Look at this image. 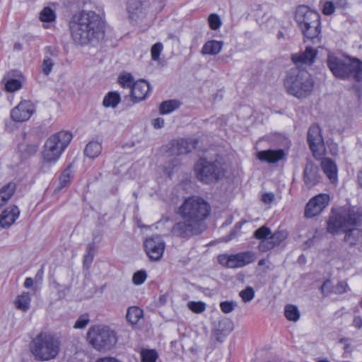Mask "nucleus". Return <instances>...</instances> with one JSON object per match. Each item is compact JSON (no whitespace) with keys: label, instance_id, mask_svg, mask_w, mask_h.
<instances>
[{"label":"nucleus","instance_id":"nucleus-41","mask_svg":"<svg viewBox=\"0 0 362 362\" xmlns=\"http://www.w3.org/2000/svg\"><path fill=\"white\" fill-rule=\"evenodd\" d=\"M40 19L42 22H52L55 19V13L49 7H45L40 13Z\"/></svg>","mask_w":362,"mask_h":362},{"label":"nucleus","instance_id":"nucleus-48","mask_svg":"<svg viewBox=\"0 0 362 362\" xmlns=\"http://www.w3.org/2000/svg\"><path fill=\"white\" fill-rule=\"evenodd\" d=\"M54 66V62L52 59L49 57H45L43 59L42 64V72L45 75L48 76Z\"/></svg>","mask_w":362,"mask_h":362},{"label":"nucleus","instance_id":"nucleus-33","mask_svg":"<svg viewBox=\"0 0 362 362\" xmlns=\"http://www.w3.org/2000/svg\"><path fill=\"white\" fill-rule=\"evenodd\" d=\"M121 98L116 91L109 92L103 98V105L106 107L115 108L120 103Z\"/></svg>","mask_w":362,"mask_h":362},{"label":"nucleus","instance_id":"nucleus-10","mask_svg":"<svg viewBox=\"0 0 362 362\" xmlns=\"http://www.w3.org/2000/svg\"><path fill=\"white\" fill-rule=\"evenodd\" d=\"M202 232V226L188 219H183L176 222L170 230L173 237L185 240H187L193 236L199 235Z\"/></svg>","mask_w":362,"mask_h":362},{"label":"nucleus","instance_id":"nucleus-50","mask_svg":"<svg viewBox=\"0 0 362 362\" xmlns=\"http://www.w3.org/2000/svg\"><path fill=\"white\" fill-rule=\"evenodd\" d=\"M237 306V303L235 301H223L220 303V308L223 313L228 314L233 311Z\"/></svg>","mask_w":362,"mask_h":362},{"label":"nucleus","instance_id":"nucleus-38","mask_svg":"<svg viewBox=\"0 0 362 362\" xmlns=\"http://www.w3.org/2000/svg\"><path fill=\"white\" fill-rule=\"evenodd\" d=\"M141 362H156L158 354L155 349H144L141 352Z\"/></svg>","mask_w":362,"mask_h":362},{"label":"nucleus","instance_id":"nucleus-55","mask_svg":"<svg viewBox=\"0 0 362 362\" xmlns=\"http://www.w3.org/2000/svg\"><path fill=\"white\" fill-rule=\"evenodd\" d=\"M274 199L273 193H264L262 196V201L265 204H270Z\"/></svg>","mask_w":362,"mask_h":362},{"label":"nucleus","instance_id":"nucleus-7","mask_svg":"<svg viewBox=\"0 0 362 362\" xmlns=\"http://www.w3.org/2000/svg\"><path fill=\"white\" fill-rule=\"evenodd\" d=\"M72 139V134L69 131H60L51 135L43 146V161L49 165L55 164Z\"/></svg>","mask_w":362,"mask_h":362},{"label":"nucleus","instance_id":"nucleus-29","mask_svg":"<svg viewBox=\"0 0 362 362\" xmlns=\"http://www.w3.org/2000/svg\"><path fill=\"white\" fill-rule=\"evenodd\" d=\"M127 9L129 18L134 22L136 23L139 19L144 17V13L140 2H136L134 5L129 4Z\"/></svg>","mask_w":362,"mask_h":362},{"label":"nucleus","instance_id":"nucleus-20","mask_svg":"<svg viewBox=\"0 0 362 362\" xmlns=\"http://www.w3.org/2000/svg\"><path fill=\"white\" fill-rule=\"evenodd\" d=\"M284 157L285 153L282 149L259 151L256 153V158L258 160L267 163H276L283 160Z\"/></svg>","mask_w":362,"mask_h":362},{"label":"nucleus","instance_id":"nucleus-28","mask_svg":"<svg viewBox=\"0 0 362 362\" xmlns=\"http://www.w3.org/2000/svg\"><path fill=\"white\" fill-rule=\"evenodd\" d=\"M30 293L28 292H23L16 297L14 304L18 310L26 312L30 308Z\"/></svg>","mask_w":362,"mask_h":362},{"label":"nucleus","instance_id":"nucleus-61","mask_svg":"<svg viewBox=\"0 0 362 362\" xmlns=\"http://www.w3.org/2000/svg\"><path fill=\"white\" fill-rule=\"evenodd\" d=\"M243 223V222L237 223L235 225L234 229L231 231V235L235 234L238 231H239L241 229Z\"/></svg>","mask_w":362,"mask_h":362},{"label":"nucleus","instance_id":"nucleus-21","mask_svg":"<svg viewBox=\"0 0 362 362\" xmlns=\"http://www.w3.org/2000/svg\"><path fill=\"white\" fill-rule=\"evenodd\" d=\"M197 144L198 141L197 139H178L173 143L171 152L173 154L175 155L186 154L195 148Z\"/></svg>","mask_w":362,"mask_h":362},{"label":"nucleus","instance_id":"nucleus-12","mask_svg":"<svg viewBox=\"0 0 362 362\" xmlns=\"http://www.w3.org/2000/svg\"><path fill=\"white\" fill-rule=\"evenodd\" d=\"M307 141L313 156L317 159L321 158L325 147L319 125L313 124L310 127L308 131Z\"/></svg>","mask_w":362,"mask_h":362},{"label":"nucleus","instance_id":"nucleus-49","mask_svg":"<svg viewBox=\"0 0 362 362\" xmlns=\"http://www.w3.org/2000/svg\"><path fill=\"white\" fill-rule=\"evenodd\" d=\"M21 83L18 79H10L5 84V88L8 92H14L20 89Z\"/></svg>","mask_w":362,"mask_h":362},{"label":"nucleus","instance_id":"nucleus-51","mask_svg":"<svg viewBox=\"0 0 362 362\" xmlns=\"http://www.w3.org/2000/svg\"><path fill=\"white\" fill-rule=\"evenodd\" d=\"M163 46L162 43L157 42L154 44L151 49V59L153 61H158L160 58V54L161 51L163 50Z\"/></svg>","mask_w":362,"mask_h":362},{"label":"nucleus","instance_id":"nucleus-25","mask_svg":"<svg viewBox=\"0 0 362 362\" xmlns=\"http://www.w3.org/2000/svg\"><path fill=\"white\" fill-rule=\"evenodd\" d=\"M322 169L332 182H334L337 177V168L335 163L330 158H325L321 162Z\"/></svg>","mask_w":362,"mask_h":362},{"label":"nucleus","instance_id":"nucleus-13","mask_svg":"<svg viewBox=\"0 0 362 362\" xmlns=\"http://www.w3.org/2000/svg\"><path fill=\"white\" fill-rule=\"evenodd\" d=\"M330 197L327 194H320L313 197L305 206V216L313 218L320 214L328 206Z\"/></svg>","mask_w":362,"mask_h":362},{"label":"nucleus","instance_id":"nucleus-52","mask_svg":"<svg viewBox=\"0 0 362 362\" xmlns=\"http://www.w3.org/2000/svg\"><path fill=\"white\" fill-rule=\"evenodd\" d=\"M349 286L346 281H341L337 283L334 287L333 293L335 294H342L347 291Z\"/></svg>","mask_w":362,"mask_h":362},{"label":"nucleus","instance_id":"nucleus-36","mask_svg":"<svg viewBox=\"0 0 362 362\" xmlns=\"http://www.w3.org/2000/svg\"><path fill=\"white\" fill-rule=\"evenodd\" d=\"M284 315L289 321L296 322L300 318V312L293 305H286L284 308Z\"/></svg>","mask_w":362,"mask_h":362},{"label":"nucleus","instance_id":"nucleus-26","mask_svg":"<svg viewBox=\"0 0 362 362\" xmlns=\"http://www.w3.org/2000/svg\"><path fill=\"white\" fill-rule=\"evenodd\" d=\"M233 329L231 322L223 321L218 323V327L214 332L216 341L222 342Z\"/></svg>","mask_w":362,"mask_h":362},{"label":"nucleus","instance_id":"nucleus-32","mask_svg":"<svg viewBox=\"0 0 362 362\" xmlns=\"http://www.w3.org/2000/svg\"><path fill=\"white\" fill-rule=\"evenodd\" d=\"M101 151L102 145L100 143L90 141L86 145L84 149V154L90 158H95L100 154Z\"/></svg>","mask_w":362,"mask_h":362},{"label":"nucleus","instance_id":"nucleus-14","mask_svg":"<svg viewBox=\"0 0 362 362\" xmlns=\"http://www.w3.org/2000/svg\"><path fill=\"white\" fill-rule=\"evenodd\" d=\"M145 251L152 260H159L165 250V243L159 235L153 236L146 240L144 243Z\"/></svg>","mask_w":362,"mask_h":362},{"label":"nucleus","instance_id":"nucleus-57","mask_svg":"<svg viewBox=\"0 0 362 362\" xmlns=\"http://www.w3.org/2000/svg\"><path fill=\"white\" fill-rule=\"evenodd\" d=\"M353 325L357 329H361L362 327V318L359 316H355L353 320Z\"/></svg>","mask_w":362,"mask_h":362},{"label":"nucleus","instance_id":"nucleus-46","mask_svg":"<svg viewBox=\"0 0 362 362\" xmlns=\"http://www.w3.org/2000/svg\"><path fill=\"white\" fill-rule=\"evenodd\" d=\"M240 296L245 303L250 302L255 297L254 289L252 287L248 286L245 289L240 291Z\"/></svg>","mask_w":362,"mask_h":362},{"label":"nucleus","instance_id":"nucleus-9","mask_svg":"<svg viewBox=\"0 0 362 362\" xmlns=\"http://www.w3.org/2000/svg\"><path fill=\"white\" fill-rule=\"evenodd\" d=\"M197 179L206 184L216 182L224 176L223 165L218 160L214 161L201 158L194 165Z\"/></svg>","mask_w":362,"mask_h":362},{"label":"nucleus","instance_id":"nucleus-37","mask_svg":"<svg viewBox=\"0 0 362 362\" xmlns=\"http://www.w3.org/2000/svg\"><path fill=\"white\" fill-rule=\"evenodd\" d=\"M179 107V103L175 100L163 102L160 105V114H168Z\"/></svg>","mask_w":362,"mask_h":362},{"label":"nucleus","instance_id":"nucleus-58","mask_svg":"<svg viewBox=\"0 0 362 362\" xmlns=\"http://www.w3.org/2000/svg\"><path fill=\"white\" fill-rule=\"evenodd\" d=\"M335 8H344L346 4V0H331Z\"/></svg>","mask_w":362,"mask_h":362},{"label":"nucleus","instance_id":"nucleus-64","mask_svg":"<svg viewBox=\"0 0 362 362\" xmlns=\"http://www.w3.org/2000/svg\"><path fill=\"white\" fill-rule=\"evenodd\" d=\"M265 264V260L264 259H262L259 261L258 264L259 266H263Z\"/></svg>","mask_w":362,"mask_h":362},{"label":"nucleus","instance_id":"nucleus-54","mask_svg":"<svg viewBox=\"0 0 362 362\" xmlns=\"http://www.w3.org/2000/svg\"><path fill=\"white\" fill-rule=\"evenodd\" d=\"M335 9L336 8L332 2L331 1H327L325 2L323 5L322 13L326 16H329L334 12Z\"/></svg>","mask_w":362,"mask_h":362},{"label":"nucleus","instance_id":"nucleus-3","mask_svg":"<svg viewBox=\"0 0 362 362\" xmlns=\"http://www.w3.org/2000/svg\"><path fill=\"white\" fill-rule=\"evenodd\" d=\"M327 64L336 78L343 80L353 78L358 82L362 81V62L358 59L329 54Z\"/></svg>","mask_w":362,"mask_h":362},{"label":"nucleus","instance_id":"nucleus-19","mask_svg":"<svg viewBox=\"0 0 362 362\" xmlns=\"http://www.w3.org/2000/svg\"><path fill=\"white\" fill-rule=\"evenodd\" d=\"M150 90V85L147 81L139 80L134 82L131 90L132 100L136 103L146 99Z\"/></svg>","mask_w":362,"mask_h":362},{"label":"nucleus","instance_id":"nucleus-44","mask_svg":"<svg viewBox=\"0 0 362 362\" xmlns=\"http://www.w3.org/2000/svg\"><path fill=\"white\" fill-rule=\"evenodd\" d=\"M147 278V274L144 270H139L135 272L132 276V282L135 285H141L144 283Z\"/></svg>","mask_w":362,"mask_h":362},{"label":"nucleus","instance_id":"nucleus-16","mask_svg":"<svg viewBox=\"0 0 362 362\" xmlns=\"http://www.w3.org/2000/svg\"><path fill=\"white\" fill-rule=\"evenodd\" d=\"M33 111L34 108L32 103L24 100L11 110V117L15 122H23L32 116Z\"/></svg>","mask_w":362,"mask_h":362},{"label":"nucleus","instance_id":"nucleus-8","mask_svg":"<svg viewBox=\"0 0 362 362\" xmlns=\"http://www.w3.org/2000/svg\"><path fill=\"white\" fill-rule=\"evenodd\" d=\"M86 336L89 344L99 351L110 350L117 341L116 333L108 326L103 325L90 327Z\"/></svg>","mask_w":362,"mask_h":362},{"label":"nucleus","instance_id":"nucleus-1","mask_svg":"<svg viewBox=\"0 0 362 362\" xmlns=\"http://www.w3.org/2000/svg\"><path fill=\"white\" fill-rule=\"evenodd\" d=\"M73 40L81 45L98 42L105 36L101 19L94 11L75 13L69 22Z\"/></svg>","mask_w":362,"mask_h":362},{"label":"nucleus","instance_id":"nucleus-43","mask_svg":"<svg viewBox=\"0 0 362 362\" xmlns=\"http://www.w3.org/2000/svg\"><path fill=\"white\" fill-rule=\"evenodd\" d=\"M187 306L190 310L195 313H202L206 309V304L202 301H189Z\"/></svg>","mask_w":362,"mask_h":362},{"label":"nucleus","instance_id":"nucleus-34","mask_svg":"<svg viewBox=\"0 0 362 362\" xmlns=\"http://www.w3.org/2000/svg\"><path fill=\"white\" fill-rule=\"evenodd\" d=\"M143 316V310L137 306H132L128 308L126 318L132 325H135Z\"/></svg>","mask_w":362,"mask_h":362},{"label":"nucleus","instance_id":"nucleus-63","mask_svg":"<svg viewBox=\"0 0 362 362\" xmlns=\"http://www.w3.org/2000/svg\"><path fill=\"white\" fill-rule=\"evenodd\" d=\"M358 179L359 185L362 186V171L358 173Z\"/></svg>","mask_w":362,"mask_h":362},{"label":"nucleus","instance_id":"nucleus-4","mask_svg":"<svg viewBox=\"0 0 362 362\" xmlns=\"http://www.w3.org/2000/svg\"><path fill=\"white\" fill-rule=\"evenodd\" d=\"M29 348L36 361H48L59 354L60 341L49 334L40 332L30 342Z\"/></svg>","mask_w":362,"mask_h":362},{"label":"nucleus","instance_id":"nucleus-59","mask_svg":"<svg viewBox=\"0 0 362 362\" xmlns=\"http://www.w3.org/2000/svg\"><path fill=\"white\" fill-rule=\"evenodd\" d=\"M329 148L330 153L332 156H337L338 154L339 149H338L337 144H336L334 143L330 144L329 145Z\"/></svg>","mask_w":362,"mask_h":362},{"label":"nucleus","instance_id":"nucleus-18","mask_svg":"<svg viewBox=\"0 0 362 362\" xmlns=\"http://www.w3.org/2000/svg\"><path fill=\"white\" fill-rule=\"evenodd\" d=\"M319 168L308 160L303 171V181L307 187L311 188L320 181Z\"/></svg>","mask_w":362,"mask_h":362},{"label":"nucleus","instance_id":"nucleus-5","mask_svg":"<svg viewBox=\"0 0 362 362\" xmlns=\"http://www.w3.org/2000/svg\"><path fill=\"white\" fill-rule=\"evenodd\" d=\"M362 223V209L356 206H347L339 209L329 218L327 231L338 234L344 228L357 226Z\"/></svg>","mask_w":362,"mask_h":362},{"label":"nucleus","instance_id":"nucleus-45","mask_svg":"<svg viewBox=\"0 0 362 362\" xmlns=\"http://www.w3.org/2000/svg\"><path fill=\"white\" fill-rule=\"evenodd\" d=\"M90 322L89 315L87 313L83 314L76 320L74 328L83 329L86 327Z\"/></svg>","mask_w":362,"mask_h":362},{"label":"nucleus","instance_id":"nucleus-35","mask_svg":"<svg viewBox=\"0 0 362 362\" xmlns=\"http://www.w3.org/2000/svg\"><path fill=\"white\" fill-rule=\"evenodd\" d=\"M95 256V245L93 243H89L86 247V252L83 255V265L86 269H88L93 261Z\"/></svg>","mask_w":362,"mask_h":362},{"label":"nucleus","instance_id":"nucleus-27","mask_svg":"<svg viewBox=\"0 0 362 362\" xmlns=\"http://www.w3.org/2000/svg\"><path fill=\"white\" fill-rule=\"evenodd\" d=\"M223 45L222 41L209 40L202 47L201 52L203 55H216L221 51Z\"/></svg>","mask_w":362,"mask_h":362},{"label":"nucleus","instance_id":"nucleus-40","mask_svg":"<svg viewBox=\"0 0 362 362\" xmlns=\"http://www.w3.org/2000/svg\"><path fill=\"white\" fill-rule=\"evenodd\" d=\"M270 235L271 230L266 226H261L260 228L257 229L254 233V237L256 239L260 240V241L269 239Z\"/></svg>","mask_w":362,"mask_h":362},{"label":"nucleus","instance_id":"nucleus-24","mask_svg":"<svg viewBox=\"0 0 362 362\" xmlns=\"http://www.w3.org/2000/svg\"><path fill=\"white\" fill-rule=\"evenodd\" d=\"M320 19L315 21V24L311 23L304 28H300L304 36L308 39H310L313 43L319 42L320 38L319 35L320 33Z\"/></svg>","mask_w":362,"mask_h":362},{"label":"nucleus","instance_id":"nucleus-11","mask_svg":"<svg viewBox=\"0 0 362 362\" xmlns=\"http://www.w3.org/2000/svg\"><path fill=\"white\" fill-rule=\"evenodd\" d=\"M218 262L222 266L227 268H239L253 262L255 255L252 251L239 252L235 255H219Z\"/></svg>","mask_w":362,"mask_h":362},{"label":"nucleus","instance_id":"nucleus-60","mask_svg":"<svg viewBox=\"0 0 362 362\" xmlns=\"http://www.w3.org/2000/svg\"><path fill=\"white\" fill-rule=\"evenodd\" d=\"M33 282L34 281L31 277H27L23 285L26 288H29L33 285Z\"/></svg>","mask_w":362,"mask_h":362},{"label":"nucleus","instance_id":"nucleus-42","mask_svg":"<svg viewBox=\"0 0 362 362\" xmlns=\"http://www.w3.org/2000/svg\"><path fill=\"white\" fill-rule=\"evenodd\" d=\"M209 27L211 30H218L222 25L221 20L216 13H211L208 18Z\"/></svg>","mask_w":362,"mask_h":362},{"label":"nucleus","instance_id":"nucleus-6","mask_svg":"<svg viewBox=\"0 0 362 362\" xmlns=\"http://www.w3.org/2000/svg\"><path fill=\"white\" fill-rule=\"evenodd\" d=\"M211 213V206L203 198L192 196L186 198L178 207L177 214L182 219H188L199 223L205 221Z\"/></svg>","mask_w":362,"mask_h":362},{"label":"nucleus","instance_id":"nucleus-56","mask_svg":"<svg viewBox=\"0 0 362 362\" xmlns=\"http://www.w3.org/2000/svg\"><path fill=\"white\" fill-rule=\"evenodd\" d=\"M152 124L155 129H160L164 126V119L161 117H158L153 120Z\"/></svg>","mask_w":362,"mask_h":362},{"label":"nucleus","instance_id":"nucleus-2","mask_svg":"<svg viewBox=\"0 0 362 362\" xmlns=\"http://www.w3.org/2000/svg\"><path fill=\"white\" fill-rule=\"evenodd\" d=\"M284 86L288 94L298 99H303L312 93L315 81L308 71L293 67L286 72Z\"/></svg>","mask_w":362,"mask_h":362},{"label":"nucleus","instance_id":"nucleus-39","mask_svg":"<svg viewBox=\"0 0 362 362\" xmlns=\"http://www.w3.org/2000/svg\"><path fill=\"white\" fill-rule=\"evenodd\" d=\"M73 177L71 166L66 168L59 176V188L65 187L71 181Z\"/></svg>","mask_w":362,"mask_h":362},{"label":"nucleus","instance_id":"nucleus-31","mask_svg":"<svg viewBox=\"0 0 362 362\" xmlns=\"http://www.w3.org/2000/svg\"><path fill=\"white\" fill-rule=\"evenodd\" d=\"M341 232L345 233L344 241L352 246L356 245L358 242L359 237H361V230L344 228V230H341Z\"/></svg>","mask_w":362,"mask_h":362},{"label":"nucleus","instance_id":"nucleus-22","mask_svg":"<svg viewBox=\"0 0 362 362\" xmlns=\"http://www.w3.org/2000/svg\"><path fill=\"white\" fill-rule=\"evenodd\" d=\"M20 210L16 206L6 208L0 215V226L7 228L10 227L18 218Z\"/></svg>","mask_w":362,"mask_h":362},{"label":"nucleus","instance_id":"nucleus-23","mask_svg":"<svg viewBox=\"0 0 362 362\" xmlns=\"http://www.w3.org/2000/svg\"><path fill=\"white\" fill-rule=\"evenodd\" d=\"M317 52L311 47H307L303 52L293 54L291 59L296 65L312 64L316 57Z\"/></svg>","mask_w":362,"mask_h":362},{"label":"nucleus","instance_id":"nucleus-62","mask_svg":"<svg viewBox=\"0 0 362 362\" xmlns=\"http://www.w3.org/2000/svg\"><path fill=\"white\" fill-rule=\"evenodd\" d=\"M43 273H44V272H43V269H40V270L37 272V274H36V275H35V278L36 281H42V277H43Z\"/></svg>","mask_w":362,"mask_h":362},{"label":"nucleus","instance_id":"nucleus-47","mask_svg":"<svg viewBox=\"0 0 362 362\" xmlns=\"http://www.w3.org/2000/svg\"><path fill=\"white\" fill-rule=\"evenodd\" d=\"M119 82L123 88H129L131 90L134 83V78L130 74L120 76L119 77Z\"/></svg>","mask_w":362,"mask_h":362},{"label":"nucleus","instance_id":"nucleus-15","mask_svg":"<svg viewBox=\"0 0 362 362\" xmlns=\"http://www.w3.org/2000/svg\"><path fill=\"white\" fill-rule=\"evenodd\" d=\"M295 19L300 28H304L308 24L313 23L315 24V21L320 19L318 13L310 9L307 6H299L295 13Z\"/></svg>","mask_w":362,"mask_h":362},{"label":"nucleus","instance_id":"nucleus-53","mask_svg":"<svg viewBox=\"0 0 362 362\" xmlns=\"http://www.w3.org/2000/svg\"><path fill=\"white\" fill-rule=\"evenodd\" d=\"M334 287L330 280H326L321 286V291L323 295L328 296L333 293Z\"/></svg>","mask_w":362,"mask_h":362},{"label":"nucleus","instance_id":"nucleus-17","mask_svg":"<svg viewBox=\"0 0 362 362\" xmlns=\"http://www.w3.org/2000/svg\"><path fill=\"white\" fill-rule=\"evenodd\" d=\"M288 236V233L285 230H278L274 233H272L269 239L260 241L258 249L261 252L269 251L274 247L279 246Z\"/></svg>","mask_w":362,"mask_h":362},{"label":"nucleus","instance_id":"nucleus-30","mask_svg":"<svg viewBox=\"0 0 362 362\" xmlns=\"http://www.w3.org/2000/svg\"><path fill=\"white\" fill-rule=\"evenodd\" d=\"M16 190V185L13 183H8L0 189V208L5 205L13 196Z\"/></svg>","mask_w":362,"mask_h":362}]
</instances>
